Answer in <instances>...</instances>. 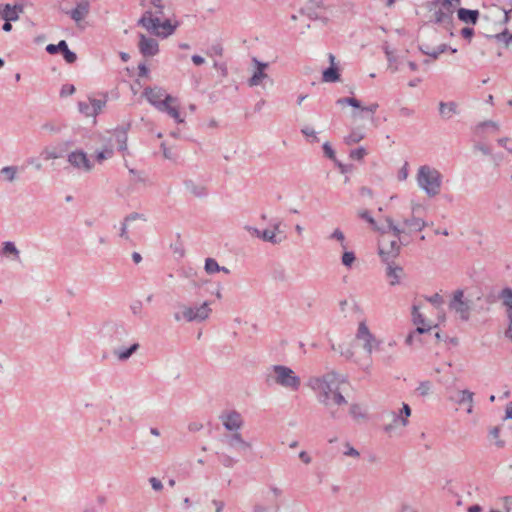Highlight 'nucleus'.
<instances>
[{
  "label": "nucleus",
  "instance_id": "nucleus-50",
  "mask_svg": "<svg viewBox=\"0 0 512 512\" xmlns=\"http://www.w3.org/2000/svg\"><path fill=\"white\" fill-rule=\"evenodd\" d=\"M62 55L68 64H73L77 60L76 53L70 50L68 46L63 50Z\"/></svg>",
  "mask_w": 512,
  "mask_h": 512
},
{
  "label": "nucleus",
  "instance_id": "nucleus-27",
  "mask_svg": "<svg viewBox=\"0 0 512 512\" xmlns=\"http://www.w3.org/2000/svg\"><path fill=\"white\" fill-rule=\"evenodd\" d=\"M139 348L138 343H133L128 348H122L114 351V354L117 356V358L120 361H126L128 360Z\"/></svg>",
  "mask_w": 512,
  "mask_h": 512
},
{
  "label": "nucleus",
  "instance_id": "nucleus-4",
  "mask_svg": "<svg viewBox=\"0 0 512 512\" xmlns=\"http://www.w3.org/2000/svg\"><path fill=\"white\" fill-rule=\"evenodd\" d=\"M271 370L274 374L268 375L266 380L268 383L272 380L275 384L292 391H297L300 388V377L291 368L284 365H273Z\"/></svg>",
  "mask_w": 512,
  "mask_h": 512
},
{
  "label": "nucleus",
  "instance_id": "nucleus-53",
  "mask_svg": "<svg viewBox=\"0 0 512 512\" xmlns=\"http://www.w3.org/2000/svg\"><path fill=\"white\" fill-rule=\"evenodd\" d=\"M301 133H302L304 136H306V137H308V138H311L310 142H312V143H313V142H318V141H319V139H318V137H317V135H316L315 130H314L313 128L309 127V126H305V127H303V128L301 129Z\"/></svg>",
  "mask_w": 512,
  "mask_h": 512
},
{
  "label": "nucleus",
  "instance_id": "nucleus-62",
  "mask_svg": "<svg viewBox=\"0 0 512 512\" xmlns=\"http://www.w3.org/2000/svg\"><path fill=\"white\" fill-rule=\"evenodd\" d=\"M129 173L134 176L136 182L144 183L146 181V177L143 172L130 168Z\"/></svg>",
  "mask_w": 512,
  "mask_h": 512
},
{
  "label": "nucleus",
  "instance_id": "nucleus-54",
  "mask_svg": "<svg viewBox=\"0 0 512 512\" xmlns=\"http://www.w3.org/2000/svg\"><path fill=\"white\" fill-rule=\"evenodd\" d=\"M331 394L333 395L332 396V400L335 404L337 405H344L347 403L345 397L339 392V388L338 389H335L331 392Z\"/></svg>",
  "mask_w": 512,
  "mask_h": 512
},
{
  "label": "nucleus",
  "instance_id": "nucleus-56",
  "mask_svg": "<svg viewBox=\"0 0 512 512\" xmlns=\"http://www.w3.org/2000/svg\"><path fill=\"white\" fill-rule=\"evenodd\" d=\"M350 415L354 419L364 418L365 414L361 412V407L358 404H352L350 406Z\"/></svg>",
  "mask_w": 512,
  "mask_h": 512
},
{
  "label": "nucleus",
  "instance_id": "nucleus-30",
  "mask_svg": "<svg viewBox=\"0 0 512 512\" xmlns=\"http://www.w3.org/2000/svg\"><path fill=\"white\" fill-rule=\"evenodd\" d=\"M1 253L4 256L12 255L14 260H19L20 259V251L16 247L15 243L12 242V241H6V242L3 243V247H2Z\"/></svg>",
  "mask_w": 512,
  "mask_h": 512
},
{
  "label": "nucleus",
  "instance_id": "nucleus-17",
  "mask_svg": "<svg viewBox=\"0 0 512 512\" xmlns=\"http://www.w3.org/2000/svg\"><path fill=\"white\" fill-rule=\"evenodd\" d=\"M480 12L477 9L459 8L457 10L458 19L466 24L475 25L478 22Z\"/></svg>",
  "mask_w": 512,
  "mask_h": 512
},
{
  "label": "nucleus",
  "instance_id": "nucleus-28",
  "mask_svg": "<svg viewBox=\"0 0 512 512\" xmlns=\"http://www.w3.org/2000/svg\"><path fill=\"white\" fill-rule=\"evenodd\" d=\"M403 223L405 226L409 227L411 231H422L427 225L423 219L415 216L404 219Z\"/></svg>",
  "mask_w": 512,
  "mask_h": 512
},
{
  "label": "nucleus",
  "instance_id": "nucleus-46",
  "mask_svg": "<svg viewBox=\"0 0 512 512\" xmlns=\"http://www.w3.org/2000/svg\"><path fill=\"white\" fill-rule=\"evenodd\" d=\"M363 134L352 131L349 135L344 138V142L347 145H352L360 142L363 139Z\"/></svg>",
  "mask_w": 512,
  "mask_h": 512
},
{
  "label": "nucleus",
  "instance_id": "nucleus-61",
  "mask_svg": "<svg viewBox=\"0 0 512 512\" xmlns=\"http://www.w3.org/2000/svg\"><path fill=\"white\" fill-rule=\"evenodd\" d=\"M359 217L361 219L367 221L372 226H376V222L368 210H363V211L359 212Z\"/></svg>",
  "mask_w": 512,
  "mask_h": 512
},
{
  "label": "nucleus",
  "instance_id": "nucleus-2",
  "mask_svg": "<svg viewBox=\"0 0 512 512\" xmlns=\"http://www.w3.org/2000/svg\"><path fill=\"white\" fill-rule=\"evenodd\" d=\"M138 25L144 27L151 34L158 37L167 38L172 35L179 23L171 22L169 18L159 20L158 18H152L150 12H144L141 18L138 20Z\"/></svg>",
  "mask_w": 512,
  "mask_h": 512
},
{
  "label": "nucleus",
  "instance_id": "nucleus-21",
  "mask_svg": "<svg viewBox=\"0 0 512 512\" xmlns=\"http://www.w3.org/2000/svg\"><path fill=\"white\" fill-rule=\"evenodd\" d=\"M473 396H474V393L471 392L470 390L468 389H464V390H461L458 392V395L457 397L455 398H451L453 401H455L457 404L459 405H462V404H465V403H468L469 404V407L467 409V413H472L473 411V406H472V403H473Z\"/></svg>",
  "mask_w": 512,
  "mask_h": 512
},
{
  "label": "nucleus",
  "instance_id": "nucleus-55",
  "mask_svg": "<svg viewBox=\"0 0 512 512\" xmlns=\"http://www.w3.org/2000/svg\"><path fill=\"white\" fill-rule=\"evenodd\" d=\"M330 239H335L341 242V246L343 249H346V244L344 243L345 236L344 233L339 229H335L333 233L330 235Z\"/></svg>",
  "mask_w": 512,
  "mask_h": 512
},
{
  "label": "nucleus",
  "instance_id": "nucleus-14",
  "mask_svg": "<svg viewBox=\"0 0 512 512\" xmlns=\"http://www.w3.org/2000/svg\"><path fill=\"white\" fill-rule=\"evenodd\" d=\"M386 264V277L389 284L395 286L400 283V279L404 274V270L400 265L395 264V260L383 261Z\"/></svg>",
  "mask_w": 512,
  "mask_h": 512
},
{
  "label": "nucleus",
  "instance_id": "nucleus-16",
  "mask_svg": "<svg viewBox=\"0 0 512 512\" xmlns=\"http://www.w3.org/2000/svg\"><path fill=\"white\" fill-rule=\"evenodd\" d=\"M90 3L88 0H80L77 2L76 7L67 12L75 22L82 21L89 13Z\"/></svg>",
  "mask_w": 512,
  "mask_h": 512
},
{
  "label": "nucleus",
  "instance_id": "nucleus-41",
  "mask_svg": "<svg viewBox=\"0 0 512 512\" xmlns=\"http://www.w3.org/2000/svg\"><path fill=\"white\" fill-rule=\"evenodd\" d=\"M373 334L370 332L368 326L365 324V322H360L357 330L356 337L358 339H366L370 338L372 339Z\"/></svg>",
  "mask_w": 512,
  "mask_h": 512
},
{
  "label": "nucleus",
  "instance_id": "nucleus-49",
  "mask_svg": "<svg viewBox=\"0 0 512 512\" xmlns=\"http://www.w3.org/2000/svg\"><path fill=\"white\" fill-rule=\"evenodd\" d=\"M79 112L84 114L85 116H94L93 115V107H91V103L80 101L78 103Z\"/></svg>",
  "mask_w": 512,
  "mask_h": 512
},
{
  "label": "nucleus",
  "instance_id": "nucleus-34",
  "mask_svg": "<svg viewBox=\"0 0 512 512\" xmlns=\"http://www.w3.org/2000/svg\"><path fill=\"white\" fill-rule=\"evenodd\" d=\"M431 329H432V326H418V327H416V329L414 331L410 332L407 335V337L405 339V343L407 345H412L416 336L424 334L426 332H429Z\"/></svg>",
  "mask_w": 512,
  "mask_h": 512
},
{
  "label": "nucleus",
  "instance_id": "nucleus-5",
  "mask_svg": "<svg viewBox=\"0 0 512 512\" xmlns=\"http://www.w3.org/2000/svg\"><path fill=\"white\" fill-rule=\"evenodd\" d=\"M226 449L231 450L238 456L244 457L252 451V444L246 441L241 432L226 433Z\"/></svg>",
  "mask_w": 512,
  "mask_h": 512
},
{
  "label": "nucleus",
  "instance_id": "nucleus-58",
  "mask_svg": "<svg viewBox=\"0 0 512 512\" xmlns=\"http://www.w3.org/2000/svg\"><path fill=\"white\" fill-rule=\"evenodd\" d=\"M41 155L45 160L57 159L61 157V154L57 153L55 150H51L48 148H45L42 151Z\"/></svg>",
  "mask_w": 512,
  "mask_h": 512
},
{
  "label": "nucleus",
  "instance_id": "nucleus-33",
  "mask_svg": "<svg viewBox=\"0 0 512 512\" xmlns=\"http://www.w3.org/2000/svg\"><path fill=\"white\" fill-rule=\"evenodd\" d=\"M185 187L196 197H203L207 195V192L203 186L196 185L192 180H186L184 182Z\"/></svg>",
  "mask_w": 512,
  "mask_h": 512
},
{
  "label": "nucleus",
  "instance_id": "nucleus-63",
  "mask_svg": "<svg viewBox=\"0 0 512 512\" xmlns=\"http://www.w3.org/2000/svg\"><path fill=\"white\" fill-rule=\"evenodd\" d=\"M461 33V36L464 38V39H467V40H471L472 37L474 36L475 32H474V29L471 28V27H464L461 29L460 31Z\"/></svg>",
  "mask_w": 512,
  "mask_h": 512
},
{
  "label": "nucleus",
  "instance_id": "nucleus-25",
  "mask_svg": "<svg viewBox=\"0 0 512 512\" xmlns=\"http://www.w3.org/2000/svg\"><path fill=\"white\" fill-rule=\"evenodd\" d=\"M286 238H287L286 235L279 236L274 231H271L270 229H265V230H262V232H261V240H263L265 242H269L273 245H278V244L282 243L284 240H286Z\"/></svg>",
  "mask_w": 512,
  "mask_h": 512
},
{
  "label": "nucleus",
  "instance_id": "nucleus-22",
  "mask_svg": "<svg viewBox=\"0 0 512 512\" xmlns=\"http://www.w3.org/2000/svg\"><path fill=\"white\" fill-rule=\"evenodd\" d=\"M163 1L164 0H150L153 9L147 10L146 12H150L152 18H158L159 20L168 18L165 13L166 5Z\"/></svg>",
  "mask_w": 512,
  "mask_h": 512
},
{
  "label": "nucleus",
  "instance_id": "nucleus-47",
  "mask_svg": "<svg viewBox=\"0 0 512 512\" xmlns=\"http://www.w3.org/2000/svg\"><path fill=\"white\" fill-rule=\"evenodd\" d=\"M17 168L15 166H6L1 169V174L5 175L8 181L15 179Z\"/></svg>",
  "mask_w": 512,
  "mask_h": 512
},
{
  "label": "nucleus",
  "instance_id": "nucleus-36",
  "mask_svg": "<svg viewBox=\"0 0 512 512\" xmlns=\"http://www.w3.org/2000/svg\"><path fill=\"white\" fill-rule=\"evenodd\" d=\"M381 341L377 340L375 336H372V339L366 338L364 339V349L368 354H371L374 350H380Z\"/></svg>",
  "mask_w": 512,
  "mask_h": 512
},
{
  "label": "nucleus",
  "instance_id": "nucleus-40",
  "mask_svg": "<svg viewBox=\"0 0 512 512\" xmlns=\"http://www.w3.org/2000/svg\"><path fill=\"white\" fill-rule=\"evenodd\" d=\"M412 320L413 323L418 326H430L429 324H426L425 317L419 312V309L416 305H413L412 308Z\"/></svg>",
  "mask_w": 512,
  "mask_h": 512
},
{
  "label": "nucleus",
  "instance_id": "nucleus-9",
  "mask_svg": "<svg viewBox=\"0 0 512 512\" xmlns=\"http://www.w3.org/2000/svg\"><path fill=\"white\" fill-rule=\"evenodd\" d=\"M24 12L23 4H0V19L6 22H15L19 19L20 14Z\"/></svg>",
  "mask_w": 512,
  "mask_h": 512
},
{
  "label": "nucleus",
  "instance_id": "nucleus-11",
  "mask_svg": "<svg viewBox=\"0 0 512 512\" xmlns=\"http://www.w3.org/2000/svg\"><path fill=\"white\" fill-rule=\"evenodd\" d=\"M138 48L144 57H153L159 53L158 42L154 38L146 37L144 34H139Z\"/></svg>",
  "mask_w": 512,
  "mask_h": 512
},
{
  "label": "nucleus",
  "instance_id": "nucleus-32",
  "mask_svg": "<svg viewBox=\"0 0 512 512\" xmlns=\"http://www.w3.org/2000/svg\"><path fill=\"white\" fill-rule=\"evenodd\" d=\"M272 278L276 281L284 282L287 280L286 270L283 265L276 263L273 264L271 269Z\"/></svg>",
  "mask_w": 512,
  "mask_h": 512
},
{
  "label": "nucleus",
  "instance_id": "nucleus-60",
  "mask_svg": "<svg viewBox=\"0 0 512 512\" xmlns=\"http://www.w3.org/2000/svg\"><path fill=\"white\" fill-rule=\"evenodd\" d=\"M427 301H429L434 306H440L444 302L443 297L439 293H435L427 297Z\"/></svg>",
  "mask_w": 512,
  "mask_h": 512
},
{
  "label": "nucleus",
  "instance_id": "nucleus-26",
  "mask_svg": "<svg viewBox=\"0 0 512 512\" xmlns=\"http://www.w3.org/2000/svg\"><path fill=\"white\" fill-rule=\"evenodd\" d=\"M419 50L430 57H432L434 60L438 59L439 55L449 50L451 53H456L457 49L452 48L451 46L447 44H440L435 50L433 51H424V46H419Z\"/></svg>",
  "mask_w": 512,
  "mask_h": 512
},
{
  "label": "nucleus",
  "instance_id": "nucleus-38",
  "mask_svg": "<svg viewBox=\"0 0 512 512\" xmlns=\"http://www.w3.org/2000/svg\"><path fill=\"white\" fill-rule=\"evenodd\" d=\"M487 38H495L498 41H502L505 43L507 47L510 43H512V33L508 31V29H504L501 33L496 35H485Z\"/></svg>",
  "mask_w": 512,
  "mask_h": 512
},
{
  "label": "nucleus",
  "instance_id": "nucleus-24",
  "mask_svg": "<svg viewBox=\"0 0 512 512\" xmlns=\"http://www.w3.org/2000/svg\"><path fill=\"white\" fill-rule=\"evenodd\" d=\"M339 68L332 64L322 72V81L327 83H334L340 80Z\"/></svg>",
  "mask_w": 512,
  "mask_h": 512
},
{
  "label": "nucleus",
  "instance_id": "nucleus-48",
  "mask_svg": "<svg viewBox=\"0 0 512 512\" xmlns=\"http://www.w3.org/2000/svg\"><path fill=\"white\" fill-rule=\"evenodd\" d=\"M366 154H367L366 149L364 147H359V148L351 150L349 156L353 160L360 161L365 157Z\"/></svg>",
  "mask_w": 512,
  "mask_h": 512
},
{
  "label": "nucleus",
  "instance_id": "nucleus-39",
  "mask_svg": "<svg viewBox=\"0 0 512 512\" xmlns=\"http://www.w3.org/2000/svg\"><path fill=\"white\" fill-rule=\"evenodd\" d=\"M204 269L208 274H213L215 272L224 271V267L219 266V264L213 258H207L205 260Z\"/></svg>",
  "mask_w": 512,
  "mask_h": 512
},
{
  "label": "nucleus",
  "instance_id": "nucleus-52",
  "mask_svg": "<svg viewBox=\"0 0 512 512\" xmlns=\"http://www.w3.org/2000/svg\"><path fill=\"white\" fill-rule=\"evenodd\" d=\"M322 149H323V153H324L325 157H327L330 160H333L334 162L337 160L335 151L332 148V146L329 144V142H325L322 146Z\"/></svg>",
  "mask_w": 512,
  "mask_h": 512
},
{
  "label": "nucleus",
  "instance_id": "nucleus-3",
  "mask_svg": "<svg viewBox=\"0 0 512 512\" xmlns=\"http://www.w3.org/2000/svg\"><path fill=\"white\" fill-rule=\"evenodd\" d=\"M417 183L429 197H434L440 192L442 175L438 170L423 165L418 170Z\"/></svg>",
  "mask_w": 512,
  "mask_h": 512
},
{
  "label": "nucleus",
  "instance_id": "nucleus-20",
  "mask_svg": "<svg viewBox=\"0 0 512 512\" xmlns=\"http://www.w3.org/2000/svg\"><path fill=\"white\" fill-rule=\"evenodd\" d=\"M457 107H458V105L454 101H449V102L441 101L439 103V114H440L441 118L444 120H449L450 118H452L453 115L458 113Z\"/></svg>",
  "mask_w": 512,
  "mask_h": 512
},
{
  "label": "nucleus",
  "instance_id": "nucleus-13",
  "mask_svg": "<svg viewBox=\"0 0 512 512\" xmlns=\"http://www.w3.org/2000/svg\"><path fill=\"white\" fill-rule=\"evenodd\" d=\"M244 425L245 421L238 411H226V433L239 432Z\"/></svg>",
  "mask_w": 512,
  "mask_h": 512
},
{
  "label": "nucleus",
  "instance_id": "nucleus-7",
  "mask_svg": "<svg viewBox=\"0 0 512 512\" xmlns=\"http://www.w3.org/2000/svg\"><path fill=\"white\" fill-rule=\"evenodd\" d=\"M211 309L208 302L202 303L196 307H185L183 310V318L187 322L203 321L208 318Z\"/></svg>",
  "mask_w": 512,
  "mask_h": 512
},
{
  "label": "nucleus",
  "instance_id": "nucleus-15",
  "mask_svg": "<svg viewBox=\"0 0 512 512\" xmlns=\"http://www.w3.org/2000/svg\"><path fill=\"white\" fill-rule=\"evenodd\" d=\"M253 62L256 65V70L248 80V84L251 87L260 85L264 79L269 78V76L265 73V69L268 67V63L258 61L256 58H253Z\"/></svg>",
  "mask_w": 512,
  "mask_h": 512
},
{
  "label": "nucleus",
  "instance_id": "nucleus-37",
  "mask_svg": "<svg viewBox=\"0 0 512 512\" xmlns=\"http://www.w3.org/2000/svg\"><path fill=\"white\" fill-rule=\"evenodd\" d=\"M67 42L65 40L59 41L57 44H48L45 48L46 52L51 55H55L57 53H62L63 50L67 47Z\"/></svg>",
  "mask_w": 512,
  "mask_h": 512
},
{
  "label": "nucleus",
  "instance_id": "nucleus-1",
  "mask_svg": "<svg viewBox=\"0 0 512 512\" xmlns=\"http://www.w3.org/2000/svg\"><path fill=\"white\" fill-rule=\"evenodd\" d=\"M385 221L387 226L379 229L382 235L378 242V254L382 261H390L399 256L401 246L408 245V242L401 239V235L405 234V231L395 225L392 218L386 217Z\"/></svg>",
  "mask_w": 512,
  "mask_h": 512
},
{
  "label": "nucleus",
  "instance_id": "nucleus-42",
  "mask_svg": "<svg viewBox=\"0 0 512 512\" xmlns=\"http://www.w3.org/2000/svg\"><path fill=\"white\" fill-rule=\"evenodd\" d=\"M336 104L338 105H349V106H352L354 108H361V102L356 99L355 97H343V98H339L337 101H336Z\"/></svg>",
  "mask_w": 512,
  "mask_h": 512
},
{
  "label": "nucleus",
  "instance_id": "nucleus-12",
  "mask_svg": "<svg viewBox=\"0 0 512 512\" xmlns=\"http://www.w3.org/2000/svg\"><path fill=\"white\" fill-rule=\"evenodd\" d=\"M325 380L322 377L312 378L309 381V386L316 391H319L318 400L320 403L328 406L330 399V389L327 384H325Z\"/></svg>",
  "mask_w": 512,
  "mask_h": 512
},
{
  "label": "nucleus",
  "instance_id": "nucleus-51",
  "mask_svg": "<svg viewBox=\"0 0 512 512\" xmlns=\"http://www.w3.org/2000/svg\"><path fill=\"white\" fill-rule=\"evenodd\" d=\"M112 155L113 150L111 148H106L102 151L97 152L95 158L97 162L101 163L102 161L112 157Z\"/></svg>",
  "mask_w": 512,
  "mask_h": 512
},
{
  "label": "nucleus",
  "instance_id": "nucleus-64",
  "mask_svg": "<svg viewBox=\"0 0 512 512\" xmlns=\"http://www.w3.org/2000/svg\"><path fill=\"white\" fill-rule=\"evenodd\" d=\"M130 310L134 315H140L142 311V302L139 300L132 302Z\"/></svg>",
  "mask_w": 512,
  "mask_h": 512
},
{
  "label": "nucleus",
  "instance_id": "nucleus-10",
  "mask_svg": "<svg viewBox=\"0 0 512 512\" xmlns=\"http://www.w3.org/2000/svg\"><path fill=\"white\" fill-rule=\"evenodd\" d=\"M68 162L75 168L90 171L93 168V163L88 158L83 150H75L68 154Z\"/></svg>",
  "mask_w": 512,
  "mask_h": 512
},
{
  "label": "nucleus",
  "instance_id": "nucleus-31",
  "mask_svg": "<svg viewBox=\"0 0 512 512\" xmlns=\"http://www.w3.org/2000/svg\"><path fill=\"white\" fill-rule=\"evenodd\" d=\"M411 415V408L407 403H403L402 409L400 410L399 414L394 413V422H397L398 420L401 421L403 426H406L408 424V417Z\"/></svg>",
  "mask_w": 512,
  "mask_h": 512
},
{
  "label": "nucleus",
  "instance_id": "nucleus-19",
  "mask_svg": "<svg viewBox=\"0 0 512 512\" xmlns=\"http://www.w3.org/2000/svg\"><path fill=\"white\" fill-rule=\"evenodd\" d=\"M172 102H176V98L172 97L171 95H167L165 107H161V109L159 111L167 113L177 123H182L183 119L180 116L179 109L176 106H172L171 105Z\"/></svg>",
  "mask_w": 512,
  "mask_h": 512
},
{
  "label": "nucleus",
  "instance_id": "nucleus-29",
  "mask_svg": "<svg viewBox=\"0 0 512 512\" xmlns=\"http://www.w3.org/2000/svg\"><path fill=\"white\" fill-rule=\"evenodd\" d=\"M115 139L118 144V150L119 151H126L127 150V128H117L115 130Z\"/></svg>",
  "mask_w": 512,
  "mask_h": 512
},
{
  "label": "nucleus",
  "instance_id": "nucleus-57",
  "mask_svg": "<svg viewBox=\"0 0 512 512\" xmlns=\"http://www.w3.org/2000/svg\"><path fill=\"white\" fill-rule=\"evenodd\" d=\"M430 388L431 383L429 381H423L419 384L416 391L419 393V395L426 396L429 393Z\"/></svg>",
  "mask_w": 512,
  "mask_h": 512
},
{
  "label": "nucleus",
  "instance_id": "nucleus-45",
  "mask_svg": "<svg viewBox=\"0 0 512 512\" xmlns=\"http://www.w3.org/2000/svg\"><path fill=\"white\" fill-rule=\"evenodd\" d=\"M64 127L65 125L56 122H46L41 126L43 130H47L51 133H59Z\"/></svg>",
  "mask_w": 512,
  "mask_h": 512
},
{
  "label": "nucleus",
  "instance_id": "nucleus-23",
  "mask_svg": "<svg viewBox=\"0 0 512 512\" xmlns=\"http://www.w3.org/2000/svg\"><path fill=\"white\" fill-rule=\"evenodd\" d=\"M323 7L322 1H309L302 9L301 12L307 15L310 19L316 20L319 18L317 9Z\"/></svg>",
  "mask_w": 512,
  "mask_h": 512
},
{
  "label": "nucleus",
  "instance_id": "nucleus-59",
  "mask_svg": "<svg viewBox=\"0 0 512 512\" xmlns=\"http://www.w3.org/2000/svg\"><path fill=\"white\" fill-rule=\"evenodd\" d=\"M75 92V86L73 84H64L60 90V96H70Z\"/></svg>",
  "mask_w": 512,
  "mask_h": 512
},
{
  "label": "nucleus",
  "instance_id": "nucleus-18",
  "mask_svg": "<svg viewBox=\"0 0 512 512\" xmlns=\"http://www.w3.org/2000/svg\"><path fill=\"white\" fill-rule=\"evenodd\" d=\"M454 11H445L439 9L434 12V23L443 25L446 29H450L453 25Z\"/></svg>",
  "mask_w": 512,
  "mask_h": 512
},
{
  "label": "nucleus",
  "instance_id": "nucleus-35",
  "mask_svg": "<svg viewBox=\"0 0 512 512\" xmlns=\"http://www.w3.org/2000/svg\"><path fill=\"white\" fill-rule=\"evenodd\" d=\"M322 379L325 380V384H327L328 388L330 389V393L333 390L338 389V384L340 381L338 380V375L336 373H327L322 376Z\"/></svg>",
  "mask_w": 512,
  "mask_h": 512
},
{
  "label": "nucleus",
  "instance_id": "nucleus-44",
  "mask_svg": "<svg viewBox=\"0 0 512 512\" xmlns=\"http://www.w3.org/2000/svg\"><path fill=\"white\" fill-rule=\"evenodd\" d=\"M356 260L355 253L353 251H344L341 257V262L346 267H351Z\"/></svg>",
  "mask_w": 512,
  "mask_h": 512
},
{
  "label": "nucleus",
  "instance_id": "nucleus-6",
  "mask_svg": "<svg viewBox=\"0 0 512 512\" xmlns=\"http://www.w3.org/2000/svg\"><path fill=\"white\" fill-rule=\"evenodd\" d=\"M449 308L455 311L462 321H468L470 318L471 301L464 299V291L457 289L453 293V298L449 303Z\"/></svg>",
  "mask_w": 512,
  "mask_h": 512
},
{
  "label": "nucleus",
  "instance_id": "nucleus-43",
  "mask_svg": "<svg viewBox=\"0 0 512 512\" xmlns=\"http://www.w3.org/2000/svg\"><path fill=\"white\" fill-rule=\"evenodd\" d=\"M91 107H93V115L97 116L106 104V99H90Z\"/></svg>",
  "mask_w": 512,
  "mask_h": 512
},
{
  "label": "nucleus",
  "instance_id": "nucleus-8",
  "mask_svg": "<svg viewBox=\"0 0 512 512\" xmlns=\"http://www.w3.org/2000/svg\"><path fill=\"white\" fill-rule=\"evenodd\" d=\"M167 95L166 91L161 87H146L143 91V96L157 110H160L161 107H165Z\"/></svg>",
  "mask_w": 512,
  "mask_h": 512
}]
</instances>
